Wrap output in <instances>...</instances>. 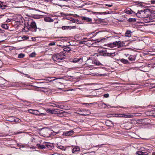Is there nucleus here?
Listing matches in <instances>:
<instances>
[{"mask_svg": "<svg viewBox=\"0 0 155 155\" xmlns=\"http://www.w3.org/2000/svg\"><path fill=\"white\" fill-rule=\"evenodd\" d=\"M28 111L30 113L37 116H45L46 114L40 113L39 111L36 110L31 109L28 110Z\"/></svg>", "mask_w": 155, "mask_h": 155, "instance_id": "f257e3e1", "label": "nucleus"}, {"mask_svg": "<svg viewBox=\"0 0 155 155\" xmlns=\"http://www.w3.org/2000/svg\"><path fill=\"white\" fill-rule=\"evenodd\" d=\"M52 58L54 61L58 62H60L65 59V58H61L58 54H54L52 56Z\"/></svg>", "mask_w": 155, "mask_h": 155, "instance_id": "f03ea898", "label": "nucleus"}, {"mask_svg": "<svg viewBox=\"0 0 155 155\" xmlns=\"http://www.w3.org/2000/svg\"><path fill=\"white\" fill-rule=\"evenodd\" d=\"M36 147L39 149L43 150L47 148H49V147L51 146L48 143L45 142L42 145L37 144Z\"/></svg>", "mask_w": 155, "mask_h": 155, "instance_id": "7ed1b4c3", "label": "nucleus"}, {"mask_svg": "<svg viewBox=\"0 0 155 155\" xmlns=\"http://www.w3.org/2000/svg\"><path fill=\"white\" fill-rule=\"evenodd\" d=\"M30 26V30L32 31L36 32V31L37 28L35 21H32L31 22Z\"/></svg>", "mask_w": 155, "mask_h": 155, "instance_id": "20e7f679", "label": "nucleus"}, {"mask_svg": "<svg viewBox=\"0 0 155 155\" xmlns=\"http://www.w3.org/2000/svg\"><path fill=\"white\" fill-rule=\"evenodd\" d=\"M124 43L123 42L120 41H117L113 43V45L118 48L122 47L124 45Z\"/></svg>", "mask_w": 155, "mask_h": 155, "instance_id": "39448f33", "label": "nucleus"}, {"mask_svg": "<svg viewBox=\"0 0 155 155\" xmlns=\"http://www.w3.org/2000/svg\"><path fill=\"white\" fill-rule=\"evenodd\" d=\"M145 10H141L138 11L136 14L137 16L140 18H143L144 17L143 15L145 14Z\"/></svg>", "mask_w": 155, "mask_h": 155, "instance_id": "423d86ee", "label": "nucleus"}, {"mask_svg": "<svg viewBox=\"0 0 155 155\" xmlns=\"http://www.w3.org/2000/svg\"><path fill=\"white\" fill-rule=\"evenodd\" d=\"M38 83L39 84H40L39 85V87H37L39 88H43L44 89H45V84L47 83V82H38Z\"/></svg>", "mask_w": 155, "mask_h": 155, "instance_id": "0eeeda50", "label": "nucleus"}, {"mask_svg": "<svg viewBox=\"0 0 155 155\" xmlns=\"http://www.w3.org/2000/svg\"><path fill=\"white\" fill-rule=\"evenodd\" d=\"M8 7V6L5 4L4 2L0 1V8L2 10H4L6 8V7Z\"/></svg>", "mask_w": 155, "mask_h": 155, "instance_id": "6e6552de", "label": "nucleus"}, {"mask_svg": "<svg viewBox=\"0 0 155 155\" xmlns=\"http://www.w3.org/2000/svg\"><path fill=\"white\" fill-rule=\"evenodd\" d=\"M71 62H72L73 63H76L79 61H80V62L82 63L83 61V58H74L72 61H71Z\"/></svg>", "mask_w": 155, "mask_h": 155, "instance_id": "1a4fd4ad", "label": "nucleus"}, {"mask_svg": "<svg viewBox=\"0 0 155 155\" xmlns=\"http://www.w3.org/2000/svg\"><path fill=\"white\" fill-rule=\"evenodd\" d=\"M81 18L82 20H84V22H91L92 21V19L88 17H82Z\"/></svg>", "mask_w": 155, "mask_h": 155, "instance_id": "9d476101", "label": "nucleus"}, {"mask_svg": "<svg viewBox=\"0 0 155 155\" xmlns=\"http://www.w3.org/2000/svg\"><path fill=\"white\" fill-rule=\"evenodd\" d=\"M63 112L61 110H52V114H57L58 113L59 114H63Z\"/></svg>", "mask_w": 155, "mask_h": 155, "instance_id": "9b49d317", "label": "nucleus"}, {"mask_svg": "<svg viewBox=\"0 0 155 155\" xmlns=\"http://www.w3.org/2000/svg\"><path fill=\"white\" fill-rule=\"evenodd\" d=\"M44 21L46 22H51L54 21V20L50 17H46L44 18Z\"/></svg>", "mask_w": 155, "mask_h": 155, "instance_id": "f8f14e48", "label": "nucleus"}, {"mask_svg": "<svg viewBox=\"0 0 155 155\" xmlns=\"http://www.w3.org/2000/svg\"><path fill=\"white\" fill-rule=\"evenodd\" d=\"M74 133V131L72 130H71L69 131H67L64 133V134L66 136H68L72 135Z\"/></svg>", "mask_w": 155, "mask_h": 155, "instance_id": "ddd939ff", "label": "nucleus"}, {"mask_svg": "<svg viewBox=\"0 0 155 155\" xmlns=\"http://www.w3.org/2000/svg\"><path fill=\"white\" fill-rule=\"evenodd\" d=\"M125 12L127 14H133L134 12L130 8H128L124 10Z\"/></svg>", "mask_w": 155, "mask_h": 155, "instance_id": "4468645a", "label": "nucleus"}, {"mask_svg": "<svg viewBox=\"0 0 155 155\" xmlns=\"http://www.w3.org/2000/svg\"><path fill=\"white\" fill-rule=\"evenodd\" d=\"M132 32H131L130 31L127 30V31L125 34V36L127 37H130L131 36L132 33Z\"/></svg>", "mask_w": 155, "mask_h": 155, "instance_id": "2eb2a0df", "label": "nucleus"}, {"mask_svg": "<svg viewBox=\"0 0 155 155\" xmlns=\"http://www.w3.org/2000/svg\"><path fill=\"white\" fill-rule=\"evenodd\" d=\"M92 64H96L98 66L101 65L102 64L99 62V61H97L96 60H94L92 62Z\"/></svg>", "mask_w": 155, "mask_h": 155, "instance_id": "dca6fc26", "label": "nucleus"}, {"mask_svg": "<svg viewBox=\"0 0 155 155\" xmlns=\"http://www.w3.org/2000/svg\"><path fill=\"white\" fill-rule=\"evenodd\" d=\"M80 149L79 147L78 146H75L72 149V152L73 153L75 152L79 151Z\"/></svg>", "mask_w": 155, "mask_h": 155, "instance_id": "f3484780", "label": "nucleus"}, {"mask_svg": "<svg viewBox=\"0 0 155 155\" xmlns=\"http://www.w3.org/2000/svg\"><path fill=\"white\" fill-rule=\"evenodd\" d=\"M61 58H63V56H65L67 54L65 51H62L61 52L59 53L58 54Z\"/></svg>", "mask_w": 155, "mask_h": 155, "instance_id": "a211bd4d", "label": "nucleus"}, {"mask_svg": "<svg viewBox=\"0 0 155 155\" xmlns=\"http://www.w3.org/2000/svg\"><path fill=\"white\" fill-rule=\"evenodd\" d=\"M11 118L13 119V120H11V121L12 122H19L20 120L18 118L14 117H11Z\"/></svg>", "mask_w": 155, "mask_h": 155, "instance_id": "6ab92c4d", "label": "nucleus"}, {"mask_svg": "<svg viewBox=\"0 0 155 155\" xmlns=\"http://www.w3.org/2000/svg\"><path fill=\"white\" fill-rule=\"evenodd\" d=\"M120 61L121 62L125 64H127L128 63H129V62H128V60L125 59L124 58L121 59L120 60Z\"/></svg>", "mask_w": 155, "mask_h": 155, "instance_id": "aec40b11", "label": "nucleus"}, {"mask_svg": "<svg viewBox=\"0 0 155 155\" xmlns=\"http://www.w3.org/2000/svg\"><path fill=\"white\" fill-rule=\"evenodd\" d=\"M57 147L58 148L61 149L62 150H65V148L64 147L61 145H58V144H57Z\"/></svg>", "mask_w": 155, "mask_h": 155, "instance_id": "412c9836", "label": "nucleus"}, {"mask_svg": "<svg viewBox=\"0 0 155 155\" xmlns=\"http://www.w3.org/2000/svg\"><path fill=\"white\" fill-rule=\"evenodd\" d=\"M115 53H109L107 52V56L110 57H114L115 56Z\"/></svg>", "mask_w": 155, "mask_h": 155, "instance_id": "4be33fe9", "label": "nucleus"}, {"mask_svg": "<svg viewBox=\"0 0 155 155\" xmlns=\"http://www.w3.org/2000/svg\"><path fill=\"white\" fill-rule=\"evenodd\" d=\"M71 50V49L69 47H66L63 49V51L67 53V52H69Z\"/></svg>", "mask_w": 155, "mask_h": 155, "instance_id": "5701e85b", "label": "nucleus"}, {"mask_svg": "<svg viewBox=\"0 0 155 155\" xmlns=\"http://www.w3.org/2000/svg\"><path fill=\"white\" fill-rule=\"evenodd\" d=\"M145 153V152H143L141 151H138L137 152V154L138 155H146Z\"/></svg>", "mask_w": 155, "mask_h": 155, "instance_id": "b1692460", "label": "nucleus"}, {"mask_svg": "<svg viewBox=\"0 0 155 155\" xmlns=\"http://www.w3.org/2000/svg\"><path fill=\"white\" fill-rule=\"evenodd\" d=\"M71 26H64L62 27V28L64 30H65V29H68L69 28L70 29H71Z\"/></svg>", "mask_w": 155, "mask_h": 155, "instance_id": "393cba45", "label": "nucleus"}, {"mask_svg": "<svg viewBox=\"0 0 155 155\" xmlns=\"http://www.w3.org/2000/svg\"><path fill=\"white\" fill-rule=\"evenodd\" d=\"M2 27L3 28L5 29H8V26L7 25V24H2Z\"/></svg>", "mask_w": 155, "mask_h": 155, "instance_id": "a878e982", "label": "nucleus"}, {"mask_svg": "<svg viewBox=\"0 0 155 155\" xmlns=\"http://www.w3.org/2000/svg\"><path fill=\"white\" fill-rule=\"evenodd\" d=\"M127 21L129 22H135L136 21V19L135 18H129L128 19Z\"/></svg>", "mask_w": 155, "mask_h": 155, "instance_id": "bb28decb", "label": "nucleus"}, {"mask_svg": "<svg viewBox=\"0 0 155 155\" xmlns=\"http://www.w3.org/2000/svg\"><path fill=\"white\" fill-rule=\"evenodd\" d=\"M25 55L24 54L21 53L18 54V58H22L24 57Z\"/></svg>", "mask_w": 155, "mask_h": 155, "instance_id": "cd10ccee", "label": "nucleus"}, {"mask_svg": "<svg viewBox=\"0 0 155 155\" xmlns=\"http://www.w3.org/2000/svg\"><path fill=\"white\" fill-rule=\"evenodd\" d=\"M128 59L131 61H132L135 60L134 58V57L130 55L128 58Z\"/></svg>", "mask_w": 155, "mask_h": 155, "instance_id": "c85d7f7f", "label": "nucleus"}, {"mask_svg": "<svg viewBox=\"0 0 155 155\" xmlns=\"http://www.w3.org/2000/svg\"><path fill=\"white\" fill-rule=\"evenodd\" d=\"M36 54L35 52H32L29 55V56L31 57H35Z\"/></svg>", "mask_w": 155, "mask_h": 155, "instance_id": "c756f323", "label": "nucleus"}, {"mask_svg": "<svg viewBox=\"0 0 155 155\" xmlns=\"http://www.w3.org/2000/svg\"><path fill=\"white\" fill-rule=\"evenodd\" d=\"M123 117H127V118H131L133 117V116L131 115H123Z\"/></svg>", "mask_w": 155, "mask_h": 155, "instance_id": "7c9ffc66", "label": "nucleus"}, {"mask_svg": "<svg viewBox=\"0 0 155 155\" xmlns=\"http://www.w3.org/2000/svg\"><path fill=\"white\" fill-rule=\"evenodd\" d=\"M66 19H67L68 20H70L71 21H72L73 22V21H74V19L73 18H72V17H68V18H66Z\"/></svg>", "mask_w": 155, "mask_h": 155, "instance_id": "2f4dec72", "label": "nucleus"}, {"mask_svg": "<svg viewBox=\"0 0 155 155\" xmlns=\"http://www.w3.org/2000/svg\"><path fill=\"white\" fill-rule=\"evenodd\" d=\"M102 52L103 53V56H107V51L106 50L103 51H102Z\"/></svg>", "mask_w": 155, "mask_h": 155, "instance_id": "473e14b6", "label": "nucleus"}, {"mask_svg": "<svg viewBox=\"0 0 155 155\" xmlns=\"http://www.w3.org/2000/svg\"><path fill=\"white\" fill-rule=\"evenodd\" d=\"M51 104H53L52 105V106L57 107H58L60 108H61L60 106L59 105H57V104H56L54 103H52Z\"/></svg>", "mask_w": 155, "mask_h": 155, "instance_id": "72a5a7b5", "label": "nucleus"}, {"mask_svg": "<svg viewBox=\"0 0 155 155\" xmlns=\"http://www.w3.org/2000/svg\"><path fill=\"white\" fill-rule=\"evenodd\" d=\"M26 28L27 29H28V30H29L30 29V26L28 25V26L26 27H25L22 29L23 30H25V31H26L25 30V28Z\"/></svg>", "mask_w": 155, "mask_h": 155, "instance_id": "f704fd0d", "label": "nucleus"}, {"mask_svg": "<svg viewBox=\"0 0 155 155\" xmlns=\"http://www.w3.org/2000/svg\"><path fill=\"white\" fill-rule=\"evenodd\" d=\"M104 38H101L100 39H97L96 40H94L95 41H97V42H100L101 41L104 39Z\"/></svg>", "mask_w": 155, "mask_h": 155, "instance_id": "c9c22d12", "label": "nucleus"}, {"mask_svg": "<svg viewBox=\"0 0 155 155\" xmlns=\"http://www.w3.org/2000/svg\"><path fill=\"white\" fill-rule=\"evenodd\" d=\"M55 45V42H52L48 44L49 46L54 45Z\"/></svg>", "mask_w": 155, "mask_h": 155, "instance_id": "e433bc0d", "label": "nucleus"}, {"mask_svg": "<svg viewBox=\"0 0 155 155\" xmlns=\"http://www.w3.org/2000/svg\"><path fill=\"white\" fill-rule=\"evenodd\" d=\"M151 113L152 114V116L155 117V110H152L151 111Z\"/></svg>", "mask_w": 155, "mask_h": 155, "instance_id": "4c0bfd02", "label": "nucleus"}, {"mask_svg": "<svg viewBox=\"0 0 155 155\" xmlns=\"http://www.w3.org/2000/svg\"><path fill=\"white\" fill-rule=\"evenodd\" d=\"M109 96V94H104V96L106 98L108 97Z\"/></svg>", "mask_w": 155, "mask_h": 155, "instance_id": "58836bf2", "label": "nucleus"}, {"mask_svg": "<svg viewBox=\"0 0 155 155\" xmlns=\"http://www.w3.org/2000/svg\"><path fill=\"white\" fill-rule=\"evenodd\" d=\"M47 111L48 113L52 114V110L50 109H48Z\"/></svg>", "mask_w": 155, "mask_h": 155, "instance_id": "ea45409f", "label": "nucleus"}, {"mask_svg": "<svg viewBox=\"0 0 155 155\" xmlns=\"http://www.w3.org/2000/svg\"><path fill=\"white\" fill-rule=\"evenodd\" d=\"M105 5L106 6H108L109 7H111L113 5L112 4H105Z\"/></svg>", "mask_w": 155, "mask_h": 155, "instance_id": "a19ab883", "label": "nucleus"}, {"mask_svg": "<svg viewBox=\"0 0 155 155\" xmlns=\"http://www.w3.org/2000/svg\"><path fill=\"white\" fill-rule=\"evenodd\" d=\"M93 13L94 14H102V13H101V12H93Z\"/></svg>", "mask_w": 155, "mask_h": 155, "instance_id": "79ce46f5", "label": "nucleus"}, {"mask_svg": "<svg viewBox=\"0 0 155 155\" xmlns=\"http://www.w3.org/2000/svg\"><path fill=\"white\" fill-rule=\"evenodd\" d=\"M45 132H46L47 133H50L51 130H44Z\"/></svg>", "mask_w": 155, "mask_h": 155, "instance_id": "37998d69", "label": "nucleus"}, {"mask_svg": "<svg viewBox=\"0 0 155 155\" xmlns=\"http://www.w3.org/2000/svg\"><path fill=\"white\" fill-rule=\"evenodd\" d=\"M79 22V21L78 19H74V21H73V22Z\"/></svg>", "mask_w": 155, "mask_h": 155, "instance_id": "c03bdc74", "label": "nucleus"}, {"mask_svg": "<svg viewBox=\"0 0 155 155\" xmlns=\"http://www.w3.org/2000/svg\"><path fill=\"white\" fill-rule=\"evenodd\" d=\"M22 132L20 131V132H15V134H20L22 133Z\"/></svg>", "mask_w": 155, "mask_h": 155, "instance_id": "a18cd8bd", "label": "nucleus"}, {"mask_svg": "<svg viewBox=\"0 0 155 155\" xmlns=\"http://www.w3.org/2000/svg\"><path fill=\"white\" fill-rule=\"evenodd\" d=\"M150 2L151 4H154L155 3V0H151Z\"/></svg>", "mask_w": 155, "mask_h": 155, "instance_id": "49530a36", "label": "nucleus"}, {"mask_svg": "<svg viewBox=\"0 0 155 155\" xmlns=\"http://www.w3.org/2000/svg\"><path fill=\"white\" fill-rule=\"evenodd\" d=\"M24 74L26 76V77H27V78H31L30 77L29 75H28V74Z\"/></svg>", "mask_w": 155, "mask_h": 155, "instance_id": "de8ad7c7", "label": "nucleus"}, {"mask_svg": "<svg viewBox=\"0 0 155 155\" xmlns=\"http://www.w3.org/2000/svg\"><path fill=\"white\" fill-rule=\"evenodd\" d=\"M61 15H63L65 16H67V15H70L69 14H65L63 13L62 12L61 13Z\"/></svg>", "mask_w": 155, "mask_h": 155, "instance_id": "09e8293b", "label": "nucleus"}, {"mask_svg": "<svg viewBox=\"0 0 155 155\" xmlns=\"http://www.w3.org/2000/svg\"><path fill=\"white\" fill-rule=\"evenodd\" d=\"M4 31H5L4 30H2L0 28V33H4Z\"/></svg>", "mask_w": 155, "mask_h": 155, "instance_id": "8fccbe9b", "label": "nucleus"}, {"mask_svg": "<svg viewBox=\"0 0 155 155\" xmlns=\"http://www.w3.org/2000/svg\"><path fill=\"white\" fill-rule=\"evenodd\" d=\"M93 56H92L90 57H89V59H91L92 60H93Z\"/></svg>", "mask_w": 155, "mask_h": 155, "instance_id": "3c124183", "label": "nucleus"}, {"mask_svg": "<svg viewBox=\"0 0 155 155\" xmlns=\"http://www.w3.org/2000/svg\"><path fill=\"white\" fill-rule=\"evenodd\" d=\"M102 106H103L104 107V108H105L106 107V105L104 103H102Z\"/></svg>", "mask_w": 155, "mask_h": 155, "instance_id": "603ef678", "label": "nucleus"}, {"mask_svg": "<svg viewBox=\"0 0 155 155\" xmlns=\"http://www.w3.org/2000/svg\"><path fill=\"white\" fill-rule=\"evenodd\" d=\"M85 42V41H80L79 42V43L80 44H84V42Z\"/></svg>", "mask_w": 155, "mask_h": 155, "instance_id": "864d4df0", "label": "nucleus"}, {"mask_svg": "<svg viewBox=\"0 0 155 155\" xmlns=\"http://www.w3.org/2000/svg\"><path fill=\"white\" fill-rule=\"evenodd\" d=\"M92 104V103H89V104H87V103H84L83 104H86V105H91Z\"/></svg>", "mask_w": 155, "mask_h": 155, "instance_id": "5fc2aeb1", "label": "nucleus"}, {"mask_svg": "<svg viewBox=\"0 0 155 155\" xmlns=\"http://www.w3.org/2000/svg\"><path fill=\"white\" fill-rule=\"evenodd\" d=\"M152 21V19H149L148 21H146V22H150L151 21Z\"/></svg>", "mask_w": 155, "mask_h": 155, "instance_id": "6e6d98bb", "label": "nucleus"}, {"mask_svg": "<svg viewBox=\"0 0 155 155\" xmlns=\"http://www.w3.org/2000/svg\"><path fill=\"white\" fill-rule=\"evenodd\" d=\"M80 114L82 116H85L86 115V114H81V113H79L78 114Z\"/></svg>", "mask_w": 155, "mask_h": 155, "instance_id": "4d7b16f0", "label": "nucleus"}, {"mask_svg": "<svg viewBox=\"0 0 155 155\" xmlns=\"http://www.w3.org/2000/svg\"><path fill=\"white\" fill-rule=\"evenodd\" d=\"M124 55H125L127 57V56H129V54H124Z\"/></svg>", "mask_w": 155, "mask_h": 155, "instance_id": "13d9d810", "label": "nucleus"}, {"mask_svg": "<svg viewBox=\"0 0 155 155\" xmlns=\"http://www.w3.org/2000/svg\"><path fill=\"white\" fill-rule=\"evenodd\" d=\"M151 17H151V16H149V18H147V19H146L145 20H147V19H148V18H149V19H150V18Z\"/></svg>", "mask_w": 155, "mask_h": 155, "instance_id": "bf43d9fd", "label": "nucleus"}, {"mask_svg": "<svg viewBox=\"0 0 155 155\" xmlns=\"http://www.w3.org/2000/svg\"><path fill=\"white\" fill-rule=\"evenodd\" d=\"M58 114V116H60V117H61V115H62V114H59L58 113L57 114Z\"/></svg>", "mask_w": 155, "mask_h": 155, "instance_id": "052dcab7", "label": "nucleus"}, {"mask_svg": "<svg viewBox=\"0 0 155 155\" xmlns=\"http://www.w3.org/2000/svg\"><path fill=\"white\" fill-rule=\"evenodd\" d=\"M51 147H49V148H49L50 150L51 149V148H52V146L50 145Z\"/></svg>", "mask_w": 155, "mask_h": 155, "instance_id": "680f3d73", "label": "nucleus"}, {"mask_svg": "<svg viewBox=\"0 0 155 155\" xmlns=\"http://www.w3.org/2000/svg\"><path fill=\"white\" fill-rule=\"evenodd\" d=\"M56 5H59V6H61V7H62V6H64V5H59V4H56Z\"/></svg>", "mask_w": 155, "mask_h": 155, "instance_id": "e2e57ef3", "label": "nucleus"}, {"mask_svg": "<svg viewBox=\"0 0 155 155\" xmlns=\"http://www.w3.org/2000/svg\"><path fill=\"white\" fill-rule=\"evenodd\" d=\"M104 74H100L99 76H104Z\"/></svg>", "mask_w": 155, "mask_h": 155, "instance_id": "0e129e2a", "label": "nucleus"}, {"mask_svg": "<svg viewBox=\"0 0 155 155\" xmlns=\"http://www.w3.org/2000/svg\"><path fill=\"white\" fill-rule=\"evenodd\" d=\"M152 155H155V152H153Z\"/></svg>", "mask_w": 155, "mask_h": 155, "instance_id": "69168bd1", "label": "nucleus"}, {"mask_svg": "<svg viewBox=\"0 0 155 155\" xmlns=\"http://www.w3.org/2000/svg\"><path fill=\"white\" fill-rule=\"evenodd\" d=\"M4 15H0V18H2V17Z\"/></svg>", "mask_w": 155, "mask_h": 155, "instance_id": "338daca9", "label": "nucleus"}, {"mask_svg": "<svg viewBox=\"0 0 155 155\" xmlns=\"http://www.w3.org/2000/svg\"><path fill=\"white\" fill-rule=\"evenodd\" d=\"M52 80H50V79H48V81H51Z\"/></svg>", "mask_w": 155, "mask_h": 155, "instance_id": "774afa93", "label": "nucleus"}]
</instances>
